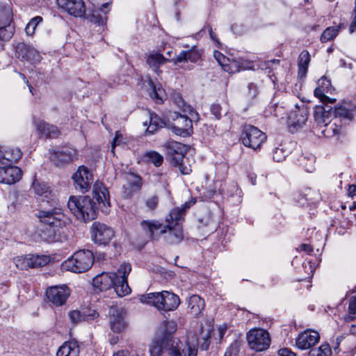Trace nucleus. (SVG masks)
I'll return each mask as SVG.
<instances>
[{
	"instance_id": "obj_1",
	"label": "nucleus",
	"mask_w": 356,
	"mask_h": 356,
	"mask_svg": "<svg viewBox=\"0 0 356 356\" xmlns=\"http://www.w3.org/2000/svg\"><path fill=\"white\" fill-rule=\"evenodd\" d=\"M211 328L207 325L205 327L200 324L195 333H190L188 335L186 348L184 350L185 356H197V346H200L202 350H207L210 346ZM168 356H182L180 350L175 346L168 350Z\"/></svg>"
},
{
	"instance_id": "obj_2",
	"label": "nucleus",
	"mask_w": 356,
	"mask_h": 356,
	"mask_svg": "<svg viewBox=\"0 0 356 356\" xmlns=\"http://www.w3.org/2000/svg\"><path fill=\"white\" fill-rule=\"evenodd\" d=\"M67 207L76 218L81 221H90L97 218L96 203L88 196H70Z\"/></svg>"
},
{
	"instance_id": "obj_3",
	"label": "nucleus",
	"mask_w": 356,
	"mask_h": 356,
	"mask_svg": "<svg viewBox=\"0 0 356 356\" xmlns=\"http://www.w3.org/2000/svg\"><path fill=\"white\" fill-rule=\"evenodd\" d=\"M140 301L153 305L159 310L164 312L173 311L180 304L179 296L167 291L142 295L140 297Z\"/></svg>"
},
{
	"instance_id": "obj_4",
	"label": "nucleus",
	"mask_w": 356,
	"mask_h": 356,
	"mask_svg": "<svg viewBox=\"0 0 356 356\" xmlns=\"http://www.w3.org/2000/svg\"><path fill=\"white\" fill-rule=\"evenodd\" d=\"M94 263V256L90 250H79L62 264V268L76 273L89 270Z\"/></svg>"
},
{
	"instance_id": "obj_5",
	"label": "nucleus",
	"mask_w": 356,
	"mask_h": 356,
	"mask_svg": "<svg viewBox=\"0 0 356 356\" xmlns=\"http://www.w3.org/2000/svg\"><path fill=\"white\" fill-rule=\"evenodd\" d=\"M265 133L251 124H245L241 135L242 143L254 150L260 149L261 145L266 140Z\"/></svg>"
},
{
	"instance_id": "obj_6",
	"label": "nucleus",
	"mask_w": 356,
	"mask_h": 356,
	"mask_svg": "<svg viewBox=\"0 0 356 356\" xmlns=\"http://www.w3.org/2000/svg\"><path fill=\"white\" fill-rule=\"evenodd\" d=\"M173 115L171 118L173 122L168 123V127L177 136L186 137L190 136L193 129V116L197 117L198 113H190L191 118L185 115H181V113H172Z\"/></svg>"
},
{
	"instance_id": "obj_7",
	"label": "nucleus",
	"mask_w": 356,
	"mask_h": 356,
	"mask_svg": "<svg viewBox=\"0 0 356 356\" xmlns=\"http://www.w3.org/2000/svg\"><path fill=\"white\" fill-rule=\"evenodd\" d=\"M246 338L249 347L257 352L267 350L270 345V334L264 329H252L247 333Z\"/></svg>"
},
{
	"instance_id": "obj_8",
	"label": "nucleus",
	"mask_w": 356,
	"mask_h": 356,
	"mask_svg": "<svg viewBox=\"0 0 356 356\" xmlns=\"http://www.w3.org/2000/svg\"><path fill=\"white\" fill-rule=\"evenodd\" d=\"M38 217L46 225L57 228H63L69 221L68 218L63 213L60 208L40 211Z\"/></svg>"
},
{
	"instance_id": "obj_9",
	"label": "nucleus",
	"mask_w": 356,
	"mask_h": 356,
	"mask_svg": "<svg viewBox=\"0 0 356 356\" xmlns=\"http://www.w3.org/2000/svg\"><path fill=\"white\" fill-rule=\"evenodd\" d=\"M131 270L130 264L124 263L118 269V278L115 279L113 287L119 297L125 296L131 293V289L127 283V276Z\"/></svg>"
},
{
	"instance_id": "obj_10",
	"label": "nucleus",
	"mask_w": 356,
	"mask_h": 356,
	"mask_svg": "<svg viewBox=\"0 0 356 356\" xmlns=\"http://www.w3.org/2000/svg\"><path fill=\"white\" fill-rule=\"evenodd\" d=\"M168 147L175 153H171L172 160L176 166H179V170L183 175H188L191 172L190 166L185 165L184 154L186 152V148L184 145L177 142H170L168 143Z\"/></svg>"
},
{
	"instance_id": "obj_11",
	"label": "nucleus",
	"mask_w": 356,
	"mask_h": 356,
	"mask_svg": "<svg viewBox=\"0 0 356 356\" xmlns=\"http://www.w3.org/2000/svg\"><path fill=\"white\" fill-rule=\"evenodd\" d=\"M51 160L57 166H63L78 159V152L71 147H62L51 153Z\"/></svg>"
},
{
	"instance_id": "obj_12",
	"label": "nucleus",
	"mask_w": 356,
	"mask_h": 356,
	"mask_svg": "<svg viewBox=\"0 0 356 356\" xmlns=\"http://www.w3.org/2000/svg\"><path fill=\"white\" fill-rule=\"evenodd\" d=\"M91 236L92 240L99 244H107L114 236L113 229L99 222H95L91 227Z\"/></svg>"
},
{
	"instance_id": "obj_13",
	"label": "nucleus",
	"mask_w": 356,
	"mask_h": 356,
	"mask_svg": "<svg viewBox=\"0 0 356 356\" xmlns=\"http://www.w3.org/2000/svg\"><path fill=\"white\" fill-rule=\"evenodd\" d=\"M308 120L307 113H285L281 118V123H285L291 133H296L301 129Z\"/></svg>"
},
{
	"instance_id": "obj_14",
	"label": "nucleus",
	"mask_w": 356,
	"mask_h": 356,
	"mask_svg": "<svg viewBox=\"0 0 356 356\" xmlns=\"http://www.w3.org/2000/svg\"><path fill=\"white\" fill-rule=\"evenodd\" d=\"M70 295V290L66 285H56L49 287L46 296L49 302L56 306L64 305Z\"/></svg>"
},
{
	"instance_id": "obj_15",
	"label": "nucleus",
	"mask_w": 356,
	"mask_h": 356,
	"mask_svg": "<svg viewBox=\"0 0 356 356\" xmlns=\"http://www.w3.org/2000/svg\"><path fill=\"white\" fill-rule=\"evenodd\" d=\"M109 323L111 329L117 333L124 331L127 326L126 312L122 307H111L109 309Z\"/></svg>"
},
{
	"instance_id": "obj_16",
	"label": "nucleus",
	"mask_w": 356,
	"mask_h": 356,
	"mask_svg": "<svg viewBox=\"0 0 356 356\" xmlns=\"http://www.w3.org/2000/svg\"><path fill=\"white\" fill-rule=\"evenodd\" d=\"M143 232L152 240H158L161 235L166 234V229L162 223L157 220H143L140 222Z\"/></svg>"
},
{
	"instance_id": "obj_17",
	"label": "nucleus",
	"mask_w": 356,
	"mask_h": 356,
	"mask_svg": "<svg viewBox=\"0 0 356 356\" xmlns=\"http://www.w3.org/2000/svg\"><path fill=\"white\" fill-rule=\"evenodd\" d=\"M72 179L76 188H79L82 193H85L90 188L92 182V175L88 169L82 165L80 166L74 174Z\"/></svg>"
},
{
	"instance_id": "obj_18",
	"label": "nucleus",
	"mask_w": 356,
	"mask_h": 356,
	"mask_svg": "<svg viewBox=\"0 0 356 356\" xmlns=\"http://www.w3.org/2000/svg\"><path fill=\"white\" fill-rule=\"evenodd\" d=\"M58 7L74 17H82L86 12L83 0H57Z\"/></svg>"
},
{
	"instance_id": "obj_19",
	"label": "nucleus",
	"mask_w": 356,
	"mask_h": 356,
	"mask_svg": "<svg viewBox=\"0 0 356 356\" xmlns=\"http://www.w3.org/2000/svg\"><path fill=\"white\" fill-rule=\"evenodd\" d=\"M318 86L315 88L314 96L320 99L324 104H333L336 102L335 99H331L326 96L325 93L331 92L332 87L331 81L326 76H323L317 82Z\"/></svg>"
},
{
	"instance_id": "obj_20",
	"label": "nucleus",
	"mask_w": 356,
	"mask_h": 356,
	"mask_svg": "<svg viewBox=\"0 0 356 356\" xmlns=\"http://www.w3.org/2000/svg\"><path fill=\"white\" fill-rule=\"evenodd\" d=\"M320 339L318 332L312 330H306L298 334L296 339V345L300 350H307L312 348Z\"/></svg>"
},
{
	"instance_id": "obj_21",
	"label": "nucleus",
	"mask_w": 356,
	"mask_h": 356,
	"mask_svg": "<svg viewBox=\"0 0 356 356\" xmlns=\"http://www.w3.org/2000/svg\"><path fill=\"white\" fill-rule=\"evenodd\" d=\"M195 199L192 198L185 202L181 207H176L172 209L165 218L168 225H173L175 224V227L180 226L179 223L184 220L186 210L195 204Z\"/></svg>"
},
{
	"instance_id": "obj_22",
	"label": "nucleus",
	"mask_w": 356,
	"mask_h": 356,
	"mask_svg": "<svg viewBox=\"0 0 356 356\" xmlns=\"http://www.w3.org/2000/svg\"><path fill=\"white\" fill-rule=\"evenodd\" d=\"M118 278L117 273H102L92 280L93 286L100 291L111 289L115 284V279Z\"/></svg>"
},
{
	"instance_id": "obj_23",
	"label": "nucleus",
	"mask_w": 356,
	"mask_h": 356,
	"mask_svg": "<svg viewBox=\"0 0 356 356\" xmlns=\"http://www.w3.org/2000/svg\"><path fill=\"white\" fill-rule=\"evenodd\" d=\"M22 176L20 168L16 166L0 168V183L13 184L19 181Z\"/></svg>"
},
{
	"instance_id": "obj_24",
	"label": "nucleus",
	"mask_w": 356,
	"mask_h": 356,
	"mask_svg": "<svg viewBox=\"0 0 356 356\" xmlns=\"http://www.w3.org/2000/svg\"><path fill=\"white\" fill-rule=\"evenodd\" d=\"M202 56V51L197 49L195 46L192 47L187 51H181L176 57L173 58L171 61L176 65L187 62L193 63H197Z\"/></svg>"
},
{
	"instance_id": "obj_25",
	"label": "nucleus",
	"mask_w": 356,
	"mask_h": 356,
	"mask_svg": "<svg viewBox=\"0 0 356 356\" xmlns=\"http://www.w3.org/2000/svg\"><path fill=\"white\" fill-rule=\"evenodd\" d=\"M332 114L334 118L341 120H351L353 118V113H314L315 122L318 126H327L332 120Z\"/></svg>"
},
{
	"instance_id": "obj_26",
	"label": "nucleus",
	"mask_w": 356,
	"mask_h": 356,
	"mask_svg": "<svg viewBox=\"0 0 356 356\" xmlns=\"http://www.w3.org/2000/svg\"><path fill=\"white\" fill-rule=\"evenodd\" d=\"M127 183L123 185L124 197L129 198L132 195L140 190L143 182L142 179L135 174H129L126 175Z\"/></svg>"
},
{
	"instance_id": "obj_27",
	"label": "nucleus",
	"mask_w": 356,
	"mask_h": 356,
	"mask_svg": "<svg viewBox=\"0 0 356 356\" xmlns=\"http://www.w3.org/2000/svg\"><path fill=\"white\" fill-rule=\"evenodd\" d=\"M93 198L98 202L101 209L110 206L109 194L107 188L101 182H96L92 189Z\"/></svg>"
},
{
	"instance_id": "obj_28",
	"label": "nucleus",
	"mask_w": 356,
	"mask_h": 356,
	"mask_svg": "<svg viewBox=\"0 0 356 356\" xmlns=\"http://www.w3.org/2000/svg\"><path fill=\"white\" fill-rule=\"evenodd\" d=\"M15 52L18 58L24 60H34L39 56L36 49L24 42H19L16 45Z\"/></svg>"
},
{
	"instance_id": "obj_29",
	"label": "nucleus",
	"mask_w": 356,
	"mask_h": 356,
	"mask_svg": "<svg viewBox=\"0 0 356 356\" xmlns=\"http://www.w3.org/2000/svg\"><path fill=\"white\" fill-rule=\"evenodd\" d=\"M35 125L42 137L56 138L60 134V131L56 126L47 123L44 120L35 121Z\"/></svg>"
},
{
	"instance_id": "obj_30",
	"label": "nucleus",
	"mask_w": 356,
	"mask_h": 356,
	"mask_svg": "<svg viewBox=\"0 0 356 356\" xmlns=\"http://www.w3.org/2000/svg\"><path fill=\"white\" fill-rule=\"evenodd\" d=\"M168 60L160 53H154L147 56L146 62L153 71L158 75L161 72L159 70L161 65L165 63Z\"/></svg>"
},
{
	"instance_id": "obj_31",
	"label": "nucleus",
	"mask_w": 356,
	"mask_h": 356,
	"mask_svg": "<svg viewBox=\"0 0 356 356\" xmlns=\"http://www.w3.org/2000/svg\"><path fill=\"white\" fill-rule=\"evenodd\" d=\"M169 122V120H165L159 116L156 113H149V122L147 129V132L149 134H154L159 128H162L165 126L168 127Z\"/></svg>"
},
{
	"instance_id": "obj_32",
	"label": "nucleus",
	"mask_w": 356,
	"mask_h": 356,
	"mask_svg": "<svg viewBox=\"0 0 356 356\" xmlns=\"http://www.w3.org/2000/svg\"><path fill=\"white\" fill-rule=\"evenodd\" d=\"M165 229H168V233L165 236L169 243L176 244L180 243L183 239V232L181 226L167 225Z\"/></svg>"
},
{
	"instance_id": "obj_33",
	"label": "nucleus",
	"mask_w": 356,
	"mask_h": 356,
	"mask_svg": "<svg viewBox=\"0 0 356 356\" xmlns=\"http://www.w3.org/2000/svg\"><path fill=\"white\" fill-rule=\"evenodd\" d=\"M205 306L204 301L197 295L191 296L188 302V308L191 314L197 316L201 314Z\"/></svg>"
},
{
	"instance_id": "obj_34",
	"label": "nucleus",
	"mask_w": 356,
	"mask_h": 356,
	"mask_svg": "<svg viewBox=\"0 0 356 356\" xmlns=\"http://www.w3.org/2000/svg\"><path fill=\"white\" fill-rule=\"evenodd\" d=\"M62 227H53L47 226L42 229L40 233L41 238L47 243H54L60 240V229Z\"/></svg>"
},
{
	"instance_id": "obj_35",
	"label": "nucleus",
	"mask_w": 356,
	"mask_h": 356,
	"mask_svg": "<svg viewBox=\"0 0 356 356\" xmlns=\"http://www.w3.org/2000/svg\"><path fill=\"white\" fill-rule=\"evenodd\" d=\"M79 348L76 342H65L58 350L56 356H79Z\"/></svg>"
},
{
	"instance_id": "obj_36",
	"label": "nucleus",
	"mask_w": 356,
	"mask_h": 356,
	"mask_svg": "<svg viewBox=\"0 0 356 356\" xmlns=\"http://www.w3.org/2000/svg\"><path fill=\"white\" fill-rule=\"evenodd\" d=\"M310 60V54L307 50H304L300 54L298 63L299 77L305 78L306 76Z\"/></svg>"
},
{
	"instance_id": "obj_37",
	"label": "nucleus",
	"mask_w": 356,
	"mask_h": 356,
	"mask_svg": "<svg viewBox=\"0 0 356 356\" xmlns=\"http://www.w3.org/2000/svg\"><path fill=\"white\" fill-rule=\"evenodd\" d=\"M149 86L151 88L150 96L157 104H161L165 97V91L161 86H157L152 79L149 80Z\"/></svg>"
},
{
	"instance_id": "obj_38",
	"label": "nucleus",
	"mask_w": 356,
	"mask_h": 356,
	"mask_svg": "<svg viewBox=\"0 0 356 356\" xmlns=\"http://www.w3.org/2000/svg\"><path fill=\"white\" fill-rule=\"evenodd\" d=\"M221 67L225 72L230 74L236 73L241 70L245 69L240 61L234 59L230 60L229 58V61H224L222 63Z\"/></svg>"
},
{
	"instance_id": "obj_39",
	"label": "nucleus",
	"mask_w": 356,
	"mask_h": 356,
	"mask_svg": "<svg viewBox=\"0 0 356 356\" xmlns=\"http://www.w3.org/2000/svg\"><path fill=\"white\" fill-rule=\"evenodd\" d=\"M3 17V24L0 25V40L7 41L12 38L13 31L10 24H8L7 17L5 15Z\"/></svg>"
},
{
	"instance_id": "obj_40",
	"label": "nucleus",
	"mask_w": 356,
	"mask_h": 356,
	"mask_svg": "<svg viewBox=\"0 0 356 356\" xmlns=\"http://www.w3.org/2000/svg\"><path fill=\"white\" fill-rule=\"evenodd\" d=\"M341 29V25L337 26H330L324 30L321 35V42H327L334 39L339 34Z\"/></svg>"
},
{
	"instance_id": "obj_41",
	"label": "nucleus",
	"mask_w": 356,
	"mask_h": 356,
	"mask_svg": "<svg viewBox=\"0 0 356 356\" xmlns=\"http://www.w3.org/2000/svg\"><path fill=\"white\" fill-rule=\"evenodd\" d=\"M13 262L16 267L20 270H26L32 268L31 254L19 256L13 258Z\"/></svg>"
},
{
	"instance_id": "obj_42",
	"label": "nucleus",
	"mask_w": 356,
	"mask_h": 356,
	"mask_svg": "<svg viewBox=\"0 0 356 356\" xmlns=\"http://www.w3.org/2000/svg\"><path fill=\"white\" fill-rule=\"evenodd\" d=\"M143 158L148 163H152L156 166H160L163 161V156L156 151H149L144 154Z\"/></svg>"
},
{
	"instance_id": "obj_43",
	"label": "nucleus",
	"mask_w": 356,
	"mask_h": 356,
	"mask_svg": "<svg viewBox=\"0 0 356 356\" xmlns=\"http://www.w3.org/2000/svg\"><path fill=\"white\" fill-rule=\"evenodd\" d=\"M332 350L328 343H323L317 348H312L308 356H331Z\"/></svg>"
},
{
	"instance_id": "obj_44",
	"label": "nucleus",
	"mask_w": 356,
	"mask_h": 356,
	"mask_svg": "<svg viewBox=\"0 0 356 356\" xmlns=\"http://www.w3.org/2000/svg\"><path fill=\"white\" fill-rule=\"evenodd\" d=\"M22 156V152L19 148H10L5 150L6 161L17 163Z\"/></svg>"
},
{
	"instance_id": "obj_45",
	"label": "nucleus",
	"mask_w": 356,
	"mask_h": 356,
	"mask_svg": "<svg viewBox=\"0 0 356 356\" xmlns=\"http://www.w3.org/2000/svg\"><path fill=\"white\" fill-rule=\"evenodd\" d=\"M32 268L44 266L50 261V258L46 255L31 254Z\"/></svg>"
},
{
	"instance_id": "obj_46",
	"label": "nucleus",
	"mask_w": 356,
	"mask_h": 356,
	"mask_svg": "<svg viewBox=\"0 0 356 356\" xmlns=\"http://www.w3.org/2000/svg\"><path fill=\"white\" fill-rule=\"evenodd\" d=\"M163 340L155 339L149 347V353L152 356H161L163 350Z\"/></svg>"
},
{
	"instance_id": "obj_47",
	"label": "nucleus",
	"mask_w": 356,
	"mask_h": 356,
	"mask_svg": "<svg viewBox=\"0 0 356 356\" xmlns=\"http://www.w3.org/2000/svg\"><path fill=\"white\" fill-rule=\"evenodd\" d=\"M355 318H356V298L352 296L349 300L348 314L343 317V319L346 321H351Z\"/></svg>"
},
{
	"instance_id": "obj_48",
	"label": "nucleus",
	"mask_w": 356,
	"mask_h": 356,
	"mask_svg": "<svg viewBox=\"0 0 356 356\" xmlns=\"http://www.w3.org/2000/svg\"><path fill=\"white\" fill-rule=\"evenodd\" d=\"M42 21V18L40 16L33 17L27 24L25 31L28 35H32L35 33L37 26Z\"/></svg>"
},
{
	"instance_id": "obj_49",
	"label": "nucleus",
	"mask_w": 356,
	"mask_h": 356,
	"mask_svg": "<svg viewBox=\"0 0 356 356\" xmlns=\"http://www.w3.org/2000/svg\"><path fill=\"white\" fill-rule=\"evenodd\" d=\"M32 188L38 195H43L49 193V188L44 183L34 181L32 184Z\"/></svg>"
},
{
	"instance_id": "obj_50",
	"label": "nucleus",
	"mask_w": 356,
	"mask_h": 356,
	"mask_svg": "<svg viewBox=\"0 0 356 356\" xmlns=\"http://www.w3.org/2000/svg\"><path fill=\"white\" fill-rule=\"evenodd\" d=\"M286 152L283 148L277 147L273 150V159L275 161L281 162L285 159Z\"/></svg>"
},
{
	"instance_id": "obj_51",
	"label": "nucleus",
	"mask_w": 356,
	"mask_h": 356,
	"mask_svg": "<svg viewBox=\"0 0 356 356\" xmlns=\"http://www.w3.org/2000/svg\"><path fill=\"white\" fill-rule=\"evenodd\" d=\"M70 320L74 323H77L81 321H83V313L80 312L78 310H73L69 313Z\"/></svg>"
},
{
	"instance_id": "obj_52",
	"label": "nucleus",
	"mask_w": 356,
	"mask_h": 356,
	"mask_svg": "<svg viewBox=\"0 0 356 356\" xmlns=\"http://www.w3.org/2000/svg\"><path fill=\"white\" fill-rule=\"evenodd\" d=\"M159 204V197L156 195H153L148 197L145 201L146 206L151 210H154Z\"/></svg>"
},
{
	"instance_id": "obj_53",
	"label": "nucleus",
	"mask_w": 356,
	"mask_h": 356,
	"mask_svg": "<svg viewBox=\"0 0 356 356\" xmlns=\"http://www.w3.org/2000/svg\"><path fill=\"white\" fill-rule=\"evenodd\" d=\"M10 15L11 11L10 8L8 7H4V6H0V25L3 24V16L5 15L7 17L8 19V24L10 23Z\"/></svg>"
},
{
	"instance_id": "obj_54",
	"label": "nucleus",
	"mask_w": 356,
	"mask_h": 356,
	"mask_svg": "<svg viewBox=\"0 0 356 356\" xmlns=\"http://www.w3.org/2000/svg\"><path fill=\"white\" fill-rule=\"evenodd\" d=\"M213 56L220 66L224 61H229V58L226 57L218 51L213 52Z\"/></svg>"
},
{
	"instance_id": "obj_55",
	"label": "nucleus",
	"mask_w": 356,
	"mask_h": 356,
	"mask_svg": "<svg viewBox=\"0 0 356 356\" xmlns=\"http://www.w3.org/2000/svg\"><path fill=\"white\" fill-rule=\"evenodd\" d=\"M99 316V314L95 311H88V312H83V321H92L97 318Z\"/></svg>"
},
{
	"instance_id": "obj_56",
	"label": "nucleus",
	"mask_w": 356,
	"mask_h": 356,
	"mask_svg": "<svg viewBox=\"0 0 356 356\" xmlns=\"http://www.w3.org/2000/svg\"><path fill=\"white\" fill-rule=\"evenodd\" d=\"M314 161H315L314 157L311 156L308 159L309 163H303V162L302 161L301 164L305 168L306 171H307L309 172H312L314 170Z\"/></svg>"
},
{
	"instance_id": "obj_57",
	"label": "nucleus",
	"mask_w": 356,
	"mask_h": 356,
	"mask_svg": "<svg viewBox=\"0 0 356 356\" xmlns=\"http://www.w3.org/2000/svg\"><path fill=\"white\" fill-rule=\"evenodd\" d=\"M280 356H296L294 353L288 348H282L279 350Z\"/></svg>"
},
{
	"instance_id": "obj_58",
	"label": "nucleus",
	"mask_w": 356,
	"mask_h": 356,
	"mask_svg": "<svg viewBox=\"0 0 356 356\" xmlns=\"http://www.w3.org/2000/svg\"><path fill=\"white\" fill-rule=\"evenodd\" d=\"M346 104L343 103V104L339 105L335 107L334 111H350L351 108H348L346 106Z\"/></svg>"
},
{
	"instance_id": "obj_59",
	"label": "nucleus",
	"mask_w": 356,
	"mask_h": 356,
	"mask_svg": "<svg viewBox=\"0 0 356 356\" xmlns=\"http://www.w3.org/2000/svg\"><path fill=\"white\" fill-rule=\"evenodd\" d=\"M113 356H138L136 353L131 354L127 350H120L115 353Z\"/></svg>"
},
{
	"instance_id": "obj_60",
	"label": "nucleus",
	"mask_w": 356,
	"mask_h": 356,
	"mask_svg": "<svg viewBox=\"0 0 356 356\" xmlns=\"http://www.w3.org/2000/svg\"><path fill=\"white\" fill-rule=\"evenodd\" d=\"M300 249L302 251H305L306 252L310 253L313 251V248L311 247V245L307 244H302L300 245Z\"/></svg>"
},
{
	"instance_id": "obj_61",
	"label": "nucleus",
	"mask_w": 356,
	"mask_h": 356,
	"mask_svg": "<svg viewBox=\"0 0 356 356\" xmlns=\"http://www.w3.org/2000/svg\"><path fill=\"white\" fill-rule=\"evenodd\" d=\"M355 31H356V14H355V16L353 22H351V24H350V26H349V31L350 33H353Z\"/></svg>"
},
{
	"instance_id": "obj_62",
	"label": "nucleus",
	"mask_w": 356,
	"mask_h": 356,
	"mask_svg": "<svg viewBox=\"0 0 356 356\" xmlns=\"http://www.w3.org/2000/svg\"><path fill=\"white\" fill-rule=\"evenodd\" d=\"M120 136L122 137L121 134H118V132L116 133V136L113 140V149H114V147L115 145H119L120 143Z\"/></svg>"
},
{
	"instance_id": "obj_63",
	"label": "nucleus",
	"mask_w": 356,
	"mask_h": 356,
	"mask_svg": "<svg viewBox=\"0 0 356 356\" xmlns=\"http://www.w3.org/2000/svg\"><path fill=\"white\" fill-rule=\"evenodd\" d=\"M348 193L352 196L356 195V185H350L349 186Z\"/></svg>"
},
{
	"instance_id": "obj_64",
	"label": "nucleus",
	"mask_w": 356,
	"mask_h": 356,
	"mask_svg": "<svg viewBox=\"0 0 356 356\" xmlns=\"http://www.w3.org/2000/svg\"><path fill=\"white\" fill-rule=\"evenodd\" d=\"M216 193V191L215 190H213V189H211V190H208L205 193H204V196L207 197V198H211L213 196V195Z\"/></svg>"
}]
</instances>
